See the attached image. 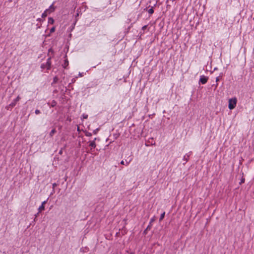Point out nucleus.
Here are the masks:
<instances>
[{
  "instance_id": "nucleus-1",
  "label": "nucleus",
  "mask_w": 254,
  "mask_h": 254,
  "mask_svg": "<svg viewBox=\"0 0 254 254\" xmlns=\"http://www.w3.org/2000/svg\"><path fill=\"white\" fill-rule=\"evenodd\" d=\"M237 99L236 97L230 99L229 100L228 107L229 109L232 110L234 109L236 106Z\"/></svg>"
},
{
  "instance_id": "nucleus-2",
  "label": "nucleus",
  "mask_w": 254,
  "mask_h": 254,
  "mask_svg": "<svg viewBox=\"0 0 254 254\" xmlns=\"http://www.w3.org/2000/svg\"><path fill=\"white\" fill-rule=\"evenodd\" d=\"M55 10V8L52 5L49 9H46L42 14V17L45 18L47 15Z\"/></svg>"
},
{
  "instance_id": "nucleus-3",
  "label": "nucleus",
  "mask_w": 254,
  "mask_h": 254,
  "mask_svg": "<svg viewBox=\"0 0 254 254\" xmlns=\"http://www.w3.org/2000/svg\"><path fill=\"white\" fill-rule=\"evenodd\" d=\"M208 80V78L204 76H202L200 77L199 81L203 84H205Z\"/></svg>"
},
{
  "instance_id": "nucleus-4",
  "label": "nucleus",
  "mask_w": 254,
  "mask_h": 254,
  "mask_svg": "<svg viewBox=\"0 0 254 254\" xmlns=\"http://www.w3.org/2000/svg\"><path fill=\"white\" fill-rule=\"evenodd\" d=\"M46 201H44L42 202V205L39 207L38 210H39V212H41L42 211H43L45 210V206L44 205L46 204Z\"/></svg>"
},
{
  "instance_id": "nucleus-5",
  "label": "nucleus",
  "mask_w": 254,
  "mask_h": 254,
  "mask_svg": "<svg viewBox=\"0 0 254 254\" xmlns=\"http://www.w3.org/2000/svg\"><path fill=\"white\" fill-rule=\"evenodd\" d=\"M46 65L47 66V69H49L50 68V67H51V58H48V59L47 60V61Z\"/></svg>"
},
{
  "instance_id": "nucleus-6",
  "label": "nucleus",
  "mask_w": 254,
  "mask_h": 254,
  "mask_svg": "<svg viewBox=\"0 0 254 254\" xmlns=\"http://www.w3.org/2000/svg\"><path fill=\"white\" fill-rule=\"evenodd\" d=\"M89 146L92 147L94 148H95L96 147V143H95V140L90 141Z\"/></svg>"
},
{
  "instance_id": "nucleus-7",
  "label": "nucleus",
  "mask_w": 254,
  "mask_h": 254,
  "mask_svg": "<svg viewBox=\"0 0 254 254\" xmlns=\"http://www.w3.org/2000/svg\"><path fill=\"white\" fill-rule=\"evenodd\" d=\"M132 158L131 157H129L126 160V165H128L129 163L132 160Z\"/></svg>"
},
{
  "instance_id": "nucleus-8",
  "label": "nucleus",
  "mask_w": 254,
  "mask_h": 254,
  "mask_svg": "<svg viewBox=\"0 0 254 254\" xmlns=\"http://www.w3.org/2000/svg\"><path fill=\"white\" fill-rule=\"evenodd\" d=\"M56 132V130L55 128H53L51 132H50V136L52 137L53 135Z\"/></svg>"
},
{
  "instance_id": "nucleus-9",
  "label": "nucleus",
  "mask_w": 254,
  "mask_h": 254,
  "mask_svg": "<svg viewBox=\"0 0 254 254\" xmlns=\"http://www.w3.org/2000/svg\"><path fill=\"white\" fill-rule=\"evenodd\" d=\"M48 22H49V23L51 24H54V19L52 17H49L48 18Z\"/></svg>"
},
{
  "instance_id": "nucleus-10",
  "label": "nucleus",
  "mask_w": 254,
  "mask_h": 254,
  "mask_svg": "<svg viewBox=\"0 0 254 254\" xmlns=\"http://www.w3.org/2000/svg\"><path fill=\"white\" fill-rule=\"evenodd\" d=\"M165 212H163L160 217V218H159V221H161L164 218V217H165Z\"/></svg>"
},
{
  "instance_id": "nucleus-11",
  "label": "nucleus",
  "mask_w": 254,
  "mask_h": 254,
  "mask_svg": "<svg viewBox=\"0 0 254 254\" xmlns=\"http://www.w3.org/2000/svg\"><path fill=\"white\" fill-rule=\"evenodd\" d=\"M148 13H149V14H153V12H154V10H153V9L152 8H150V9H148Z\"/></svg>"
},
{
  "instance_id": "nucleus-12",
  "label": "nucleus",
  "mask_w": 254,
  "mask_h": 254,
  "mask_svg": "<svg viewBox=\"0 0 254 254\" xmlns=\"http://www.w3.org/2000/svg\"><path fill=\"white\" fill-rule=\"evenodd\" d=\"M20 99V97L18 96L14 100V101L16 103H17V102L19 101V100Z\"/></svg>"
},
{
  "instance_id": "nucleus-13",
  "label": "nucleus",
  "mask_w": 254,
  "mask_h": 254,
  "mask_svg": "<svg viewBox=\"0 0 254 254\" xmlns=\"http://www.w3.org/2000/svg\"><path fill=\"white\" fill-rule=\"evenodd\" d=\"M16 103L14 102V101L9 105V106H11V107H14L15 106Z\"/></svg>"
},
{
  "instance_id": "nucleus-14",
  "label": "nucleus",
  "mask_w": 254,
  "mask_h": 254,
  "mask_svg": "<svg viewBox=\"0 0 254 254\" xmlns=\"http://www.w3.org/2000/svg\"><path fill=\"white\" fill-rule=\"evenodd\" d=\"M245 181V179L244 178L242 177L241 180V182H240V184H242L244 183Z\"/></svg>"
},
{
  "instance_id": "nucleus-15",
  "label": "nucleus",
  "mask_w": 254,
  "mask_h": 254,
  "mask_svg": "<svg viewBox=\"0 0 254 254\" xmlns=\"http://www.w3.org/2000/svg\"><path fill=\"white\" fill-rule=\"evenodd\" d=\"M55 31V27H53L51 30H50V32L51 33H53L54 32V31Z\"/></svg>"
},
{
  "instance_id": "nucleus-16",
  "label": "nucleus",
  "mask_w": 254,
  "mask_h": 254,
  "mask_svg": "<svg viewBox=\"0 0 254 254\" xmlns=\"http://www.w3.org/2000/svg\"><path fill=\"white\" fill-rule=\"evenodd\" d=\"M82 116H83V119H86L88 118L87 115L83 114Z\"/></svg>"
},
{
  "instance_id": "nucleus-17",
  "label": "nucleus",
  "mask_w": 254,
  "mask_h": 254,
  "mask_svg": "<svg viewBox=\"0 0 254 254\" xmlns=\"http://www.w3.org/2000/svg\"><path fill=\"white\" fill-rule=\"evenodd\" d=\"M40 113V111L39 110H36L35 114L36 115L39 114Z\"/></svg>"
},
{
  "instance_id": "nucleus-18",
  "label": "nucleus",
  "mask_w": 254,
  "mask_h": 254,
  "mask_svg": "<svg viewBox=\"0 0 254 254\" xmlns=\"http://www.w3.org/2000/svg\"><path fill=\"white\" fill-rule=\"evenodd\" d=\"M41 68H47V66L46 64L45 65V64H43L41 65Z\"/></svg>"
},
{
  "instance_id": "nucleus-19",
  "label": "nucleus",
  "mask_w": 254,
  "mask_h": 254,
  "mask_svg": "<svg viewBox=\"0 0 254 254\" xmlns=\"http://www.w3.org/2000/svg\"><path fill=\"white\" fill-rule=\"evenodd\" d=\"M147 25H145V26H143L142 27V29L143 30H144L145 29H146V27H147Z\"/></svg>"
},
{
  "instance_id": "nucleus-20",
  "label": "nucleus",
  "mask_w": 254,
  "mask_h": 254,
  "mask_svg": "<svg viewBox=\"0 0 254 254\" xmlns=\"http://www.w3.org/2000/svg\"><path fill=\"white\" fill-rule=\"evenodd\" d=\"M121 164L122 165H126L125 161H123V160H122V161L121 162Z\"/></svg>"
},
{
  "instance_id": "nucleus-21",
  "label": "nucleus",
  "mask_w": 254,
  "mask_h": 254,
  "mask_svg": "<svg viewBox=\"0 0 254 254\" xmlns=\"http://www.w3.org/2000/svg\"><path fill=\"white\" fill-rule=\"evenodd\" d=\"M155 220V219L154 218H152L151 220H150V223H152L154 222V221Z\"/></svg>"
},
{
  "instance_id": "nucleus-22",
  "label": "nucleus",
  "mask_w": 254,
  "mask_h": 254,
  "mask_svg": "<svg viewBox=\"0 0 254 254\" xmlns=\"http://www.w3.org/2000/svg\"><path fill=\"white\" fill-rule=\"evenodd\" d=\"M62 153H63V151H62V150H61L59 151V154H62Z\"/></svg>"
},
{
  "instance_id": "nucleus-23",
  "label": "nucleus",
  "mask_w": 254,
  "mask_h": 254,
  "mask_svg": "<svg viewBox=\"0 0 254 254\" xmlns=\"http://www.w3.org/2000/svg\"><path fill=\"white\" fill-rule=\"evenodd\" d=\"M219 80V77L216 78V81H218Z\"/></svg>"
}]
</instances>
